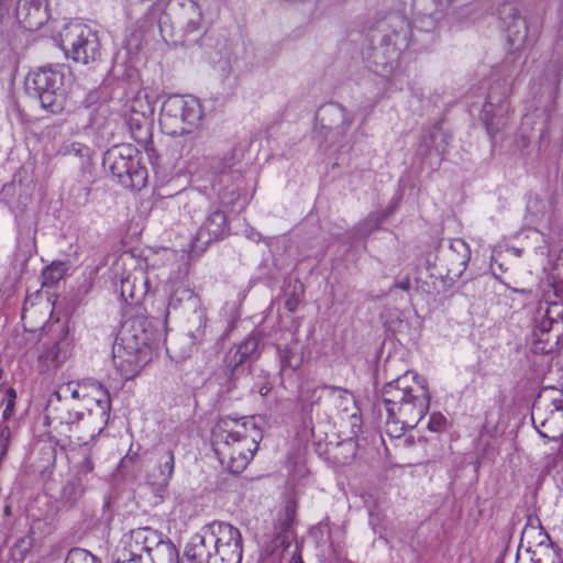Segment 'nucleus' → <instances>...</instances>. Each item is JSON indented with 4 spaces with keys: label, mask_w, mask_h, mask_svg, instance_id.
<instances>
[{
    "label": "nucleus",
    "mask_w": 563,
    "mask_h": 563,
    "mask_svg": "<svg viewBox=\"0 0 563 563\" xmlns=\"http://www.w3.org/2000/svg\"><path fill=\"white\" fill-rule=\"evenodd\" d=\"M58 397L84 401L85 411L70 409L60 416L62 423L69 427L79 444H88L107 427L111 411V399L107 388L96 380L69 382L59 387Z\"/></svg>",
    "instance_id": "f257e3e1"
},
{
    "label": "nucleus",
    "mask_w": 563,
    "mask_h": 563,
    "mask_svg": "<svg viewBox=\"0 0 563 563\" xmlns=\"http://www.w3.org/2000/svg\"><path fill=\"white\" fill-rule=\"evenodd\" d=\"M382 398L387 412L386 432L394 438L401 437L406 429H413L430 405L424 379L409 372L387 383Z\"/></svg>",
    "instance_id": "f03ea898"
},
{
    "label": "nucleus",
    "mask_w": 563,
    "mask_h": 563,
    "mask_svg": "<svg viewBox=\"0 0 563 563\" xmlns=\"http://www.w3.org/2000/svg\"><path fill=\"white\" fill-rule=\"evenodd\" d=\"M263 434L253 418H222L212 431V446L220 464L233 474L245 470Z\"/></svg>",
    "instance_id": "7ed1b4c3"
},
{
    "label": "nucleus",
    "mask_w": 563,
    "mask_h": 563,
    "mask_svg": "<svg viewBox=\"0 0 563 563\" xmlns=\"http://www.w3.org/2000/svg\"><path fill=\"white\" fill-rule=\"evenodd\" d=\"M377 30L382 33L380 42L368 49L364 57L366 67L383 79L389 80L395 89L399 76L397 71L401 53L408 47L412 29L400 13H390L378 22Z\"/></svg>",
    "instance_id": "20e7f679"
},
{
    "label": "nucleus",
    "mask_w": 563,
    "mask_h": 563,
    "mask_svg": "<svg viewBox=\"0 0 563 563\" xmlns=\"http://www.w3.org/2000/svg\"><path fill=\"white\" fill-rule=\"evenodd\" d=\"M151 358L150 334L141 320L122 327L113 345V365L124 379L137 375Z\"/></svg>",
    "instance_id": "39448f33"
},
{
    "label": "nucleus",
    "mask_w": 563,
    "mask_h": 563,
    "mask_svg": "<svg viewBox=\"0 0 563 563\" xmlns=\"http://www.w3.org/2000/svg\"><path fill=\"white\" fill-rule=\"evenodd\" d=\"M69 75V68L63 64L40 67L27 74L25 90L40 100L43 109L59 113L66 104V80Z\"/></svg>",
    "instance_id": "423d86ee"
},
{
    "label": "nucleus",
    "mask_w": 563,
    "mask_h": 563,
    "mask_svg": "<svg viewBox=\"0 0 563 563\" xmlns=\"http://www.w3.org/2000/svg\"><path fill=\"white\" fill-rule=\"evenodd\" d=\"M140 159L139 151L123 143L110 147L103 155L102 164L123 187L140 190L147 181V169Z\"/></svg>",
    "instance_id": "0eeeda50"
},
{
    "label": "nucleus",
    "mask_w": 563,
    "mask_h": 563,
    "mask_svg": "<svg viewBox=\"0 0 563 563\" xmlns=\"http://www.w3.org/2000/svg\"><path fill=\"white\" fill-rule=\"evenodd\" d=\"M200 101L190 95L169 96L162 106L159 124L172 136L190 133L202 120Z\"/></svg>",
    "instance_id": "6e6552de"
},
{
    "label": "nucleus",
    "mask_w": 563,
    "mask_h": 563,
    "mask_svg": "<svg viewBox=\"0 0 563 563\" xmlns=\"http://www.w3.org/2000/svg\"><path fill=\"white\" fill-rule=\"evenodd\" d=\"M531 420L540 437L563 444V391L545 389L533 404Z\"/></svg>",
    "instance_id": "1a4fd4ad"
},
{
    "label": "nucleus",
    "mask_w": 563,
    "mask_h": 563,
    "mask_svg": "<svg viewBox=\"0 0 563 563\" xmlns=\"http://www.w3.org/2000/svg\"><path fill=\"white\" fill-rule=\"evenodd\" d=\"M58 45L67 58L76 63L89 64L100 56V42L97 33L77 21L66 23L58 33Z\"/></svg>",
    "instance_id": "9d476101"
},
{
    "label": "nucleus",
    "mask_w": 563,
    "mask_h": 563,
    "mask_svg": "<svg viewBox=\"0 0 563 563\" xmlns=\"http://www.w3.org/2000/svg\"><path fill=\"white\" fill-rule=\"evenodd\" d=\"M48 18L47 0H0V25L16 20L25 30L35 31Z\"/></svg>",
    "instance_id": "9b49d317"
},
{
    "label": "nucleus",
    "mask_w": 563,
    "mask_h": 563,
    "mask_svg": "<svg viewBox=\"0 0 563 563\" xmlns=\"http://www.w3.org/2000/svg\"><path fill=\"white\" fill-rule=\"evenodd\" d=\"M162 542V534L152 528L133 529L121 538L113 554L114 561L141 562L144 553H150Z\"/></svg>",
    "instance_id": "f8f14e48"
},
{
    "label": "nucleus",
    "mask_w": 563,
    "mask_h": 563,
    "mask_svg": "<svg viewBox=\"0 0 563 563\" xmlns=\"http://www.w3.org/2000/svg\"><path fill=\"white\" fill-rule=\"evenodd\" d=\"M208 525L221 563H241L243 541L240 530L224 521H212Z\"/></svg>",
    "instance_id": "ddd939ff"
},
{
    "label": "nucleus",
    "mask_w": 563,
    "mask_h": 563,
    "mask_svg": "<svg viewBox=\"0 0 563 563\" xmlns=\"http://www.w3.org/2000/svg\"><path fill=\"white\" fill-rule=\"evenodd\" d=\"M500 14L506 40L509 44V54L520 60L522 53L533 44L534 40L529 35L526 20L516 13L512 4H504Z\"/></svg>",
    "instance_id": "4468645a"
},
{
    "label": "nucleus",
    "mask_w": 563,
    "mask_h": 563,
    "mask_svg": "<svg viewBox=\"0 0 563 563\" xmlns=\"http://www.w3.org/2000/svg\"><path fill=\"white\" fill-rule=\"evenodd\" d=\"M509 88L504 80L503 84L492 86L483 106L481 118L489 135H495L505 124V117L510 111L508 102Z\"/></svg>",
    "instance_id": "2eb2a0df"
},
{
    "label": "nucleus",
    "mask_w": 563,
    "mask_h": 563,
    "mask_svg": "<svg viewBox=\"0 0 563 563\" xmlns=\"http://www.w3.org/2000/svg\"><path fill=\"white\" fill-rule=\"evenodd\" d=\"M522 540H527L528 553L532 563H556L559 552L549 534L541 527H526Z\"/></svg>",
    "instance_id": "dca6fc26"
},
{
    "label": "nucleus",
    "mask_w": 563,
    "mask_h": 563,
    "mask_svg": "<svg viewBox=\"0 0 563 563\" xmlns=\"http://www.w3.org/2000/svg\"><path fill=\"white\" fill-rule=\"evenodd\" d=\"M212 541L213 537L207 523L190 538L185 548V556L190 563H210L217 555Z\"/></svg>",
    "instance_id": "f3484780"
},
{
    "label": "nucleus",
    "mask_w": 563,
    "mask_h": 563,
    "mask_svg": "<svg viewBox=\"0 0 563 563\" xmlns=\"http://www.w3.org/2000/svg\"><path fill=\"white\" fill-rule=\"evenodd\" d=\"M175 456L172 450L157 453L156 464L147 474V483L156 495H162L169 485L174 474Z\"/></svg>",
    "instance_id": "a211bd4d"
},
{
    "label": "nucleus",
    "mask_w": 563,
    "mask_h": 563,
    "mask_svg": "<svg viewBox=\"0 0 563 563\" xmlns=\"http://www.w3.org/2000/svg\"><path fill=\"white\" fill-rule=\"evenodd\" d=\"M260 338L256 333L249 334L238 345L231 347L225 355V365L234 374L245 363L258 357Z\"/></svg>",
    "instance_id": "6ab92c4d"
},
{
    "label": "nucleus",
    "mask_w": 563,
    "mask_h": 563,
    "mask_svg": "<svg viewBox=\"0 0 563 563\" xmlns=\"http://www.w3.org/2000/svg\"><path fill=\"white\" fill-rule=\"evenodd\" d=\"M227 217L223 211L216 209L210 212L196 234V243L208 245L222 238L227 232Z\"/></svg>",
    "instance_id": "aec40b11"
},
{
    "label": "nucleus",
    "mask_w": 563,
    "mask_h": 563,
    "mask_svg": "<svg viewBox=\"0 0 563 563\" xmlns=\"http://www.w3.org/2000/svg\"><path fill=\"white\" fill-rule=\"evenodd\" d=\"M186 32L199 29L203 12L216 11L217 0H188L181 4Z\"/></svg>",
    "instance_id": "412c9836"
},
{
    "label": "nucleus",
    "mask_w": 563,
    "mask_h": 563,
    "mask_svg": "<svg viewBox=\"0 0 563 563\" xmlns=\"http://www.w3.org/2000/svg\"><path fill=\"white\" fill-rule=\"evenodd\" d=\"M148 279L142 272L128 274L121 278L120 296L125 302H139L148 291Z\"/></svg>",
    "instance_id": "4be33fe9"
},
{
    "label": "nucleus",
    "mask_w": 563,
    "mask_h": 563,
    "mask_svg": "<svg viewBox=\"0 0 563 563\" xmlns=\"http://www.w3.org/2000/svg\"><path fill=\"white\" fill-rule=\"evenodd\" d=\"M327 401L333 405L339 413L357 418L356 402L353 394L349 390L338 387H329Z\"/></svg>",
    "instance_id": "5701e85b"
},
{
    "label": "nucleus",
    "mask_w": 563,
    "mask_h": 563,
    "mask_svg": "<svg viewBox=\"0 0 563 563\" xmlns=\"http://www.w3.org/2000/svg\"><path fill=\"white\" fill-rule=\"evenodd\" d=\"M435 9L419 16L413 22V29L417 31L430 32L437 29L440 19L444 12L449 9L454 0H432Z\"/></svg>",
    "instance_id": "b1692460"
},
{
    "label": "nucleus",
    "mask_w": 563,
    "mask_h": 563,
    "mask_svg": "<svg viewBox=\"0 0 563 563\" xmlns=\"http://www.w3.org/2000/svg\"><path fill=\"white\" fill-rule=\"evenodd\" d=\"M169 291L165 317H167L172 310H177L183 301H196L194 291L183 280L170 283Z\"/></svg>",
    "instance_id": "393cba45"
},
{
    "label": "nucleus",
    "mask_w": 563,
    "mask_h": 563,
    "mask_svg": "<svg viewBox=\"0 0 563 563\" xmlns=\"http://www.w3.org/2000/svg\"><path fill=\"white\" fill-rule=\"evenodd\" d=\"M329 386L303 385L299 390V400L303 408L312 409L321 399H328Z\"/></svg>",
    "instance_id": "a878e982"
},
{
    "label": "nucleus",
    "mask_w": 563,
    "mask_h": 563,
    "mask_svg": "<svg viewBox=\"0 0 563 563\" xmlns=\"http://www.w3.org/2000/svg\"><path fill=\"white\" fill-rule=\"evenodd\" d=\"M71 343L67 336H63L59 341L48 347L42 355L47 361L55 364H62L69 356Z\"/></svg>",
    "instance_id": "bb28decb"
},
{
    "label": "nucleus",
    "mask_w": 563,
    "mask_h": 563,
    "mask_svg": "<svg viewBox=\"0 0 563 563\" xmlns=\"http://www.w3.org/2000/svg\"><path fill=\"white\" fill-rule=\"evenodd\" d=\"M318 115L321 117L322 121L325 120V115L341 121L343 131H346L352 124V119L349 117L346 110L338 103L323 106Z\"/></svg>",
    "instance_id": "cd10ccee"
},
{
    "label": "nucleus",
    "mask_w": 563,
    "mask_h": 563,
    "mask_svg": "<svg viewBox=\"0 0 563 563\" xmlns=\"http://www.w3.org/2000/svg\"><path fill=\"white\" fill-rule=\"evenodd\" d=\"M390 213H393V209L384 212L382 211L371 213L364 221L360 222L357 227L358 234L362 236L371 234L373 231L379 228V225Z\"/></svg>",
    "instance_id": "c85d7f7f"
},
{
    "label": "nucleus",
    "mask_w": 563,
    "mask_h": 563,
    "mask_svg": "<svg viewBox=\"0 0 563 563\" xmlns=\"http://www.w3.org/2000/svg\"><path fill=\"white\" fill-rule=\"evenodd\" d=\"M65 273V264L64 263H52L47 266L42 273V279L44 286H53L55 285Z\"/></svg>",
    "instance_id": "c756f323"
},
{
    "label": "nucleus",
    "mask_w": 563,
    "mask_h": 563,
    "mask_svg": "<svg viewBox=\"0 0 563 563\" xmlns=\"http://www.w3.org/2000/svg\"><path fill=\"white\" fill-rule=\"evenodd\" d=\"M241 151L233 148L218 162L217 166H214V170L217 173H225L227 170H231L241 159Z\"/></svg>",
    "instance_id": "7c9ffc66"
},
{
    "label": "nucleus",
    "mask_w": 563,
    "mask_h": 563,
    "mask_svg": "<svg viewBox=\"0 0 563 563\" xmlns=\"http://www.w3.org/2000/svg\"><path fill=\"white\" fill-rule=\"evenodd\" d=\"M194 321L197 322V327L189 330V336L192 343H198L203 339L206 332L207 319L205 312L202 310L195 311Z\"/></svg>",
    "instance_id": "2f4dec72"
},
{
    "label": "nucleus",
    "mask_w": 563,
    "mask_h": 563,
    "mask_svg": "<svg viewBox=\"0 0 563 563\" xmlns=\"http://www.w3.org/2000/svg\"><path fill=\"white\" fill-rule=\"evenodd\" d=\"M65 563H97V559L85 549H73L69 551Z\"/></svg>",
    "instance_id": "473e14b6"
},
{
    "label": "nucleus",
    "mask_w": 563,
    "mask_h": 563,
    "mask_svg": "<svg viewBox=\"0 0 563 563\" xmlns=\"http://www.w3.org/2000/svg\"><path fill=\"white\" fill-rule=\"evenodd\" d=\"M131 110L135 113H141L143 117L151 115L154 112L153 103L147 100V97L139 93L131 103Z\"/></svg>",
    "instance_id": "72a5a7b5"
},
{
    "label": "nucleus",
    "mask_w": 563,
    "mask_h": 563,
    "mask_svg": "<svg viewBox=\"0 0 563 563\" xmlns=\"http://www.w3.org/2000/svg\"><path fill=\"white\" fill-rule=\"evenodd\" d=\"M278 355L283 369L286 367L296 368L300 364V358L295 355L289 346L278 347Z\"/></svg>",
    "instance_id": "f704fd0d"
},
{
    "label": "nucleus",
    "mask_w": 563,
    "mask_h": 563,
    "mask_svg": "<svg viewBox=\"0 0 563 563\" xmlns=\"http://www.w3.org/2000/svg\"><path fill=\"white\" fill-rule=\"evenodd\" d=\"M63 153L65 155H74L80 159H87L90 157V148L79 142H73L64 147Z\"/></svg>",
    "instance_id": "c9c22d12"
},
{
    "label": "nucleus",
    "mask_w": 563,
    "mask_h": 563,
    "mask_svg": "<svg viewBox=\"0 0 563 563\" xmlns=\"http://www.w3.org/2000/svg\"><path fill=\"white\" fill-rule=\"evenodd\" d=\"M15 399H16V391L14 388L10 387L5 390V395H4V398H3V402H4V409H3V412H2V417L4 420H8L11 418V416L13 415V411H14V406H15Z\"/></svg>",
    "instance_id": "e433bc0d"
},
{
    "label": "nucleus",
    "mask_w": 563,
    "mask_h": 563,
    "mask_svg": "<svg viewBox=\"0 0 563 563\" xmlns=\"http://www.w3.org/2000/svg\"><path fill=\"white\" fill-rule=\"evenodd\" d=\"M446 423V418L441 412H433L429 418L428 429L432 432H442Z\"/></svg>",
    "instance_id": "4c0bfd02"
},
{
    "label": "nucleus",
    "mask_w": 563,
    "mask_h": 563,
    "mask_svg": "<svg viewBox=\"0 0 563 563\" xmlns=\"http://www.w3.org/2000/svg\"><path fill=\"white\" fill-rule=\"evenodd\" d=\"M450 250L461 254V264L465 265L470 261V249L463 240H454L450 244Z\"/></svg>",
    "instance_id": "58836bf2"
},
{
    "label": "nucleus",
    "mask_w": 563,
    "mask_h": 563,
    "mask_svg": "<svg viewBox=\"0 0 563 563\" xmlns=\"http://www.w3.org/2000/svg\"><path fill=\"white\" fill-rule=\"evenodd\" d=\"M296 509H297L296 503L294 500H288L285 506V515H286V519L284 522L285 528L289 527V525L292 522V520L296 516Z\"/></svg>",
    "instance_id": "ea45409f"
},
{
    "label": "nucleus",
    "mask_w": 563,
    "mask_h": 563,
    "mask_svg": "<svg viewBox=\"0 0 563 563\" xmlns=\"http://www.w3.org/2000/svg\"><path fill=\"white\" fill-rule=\"evenodd\" d=\"M93 470V464L89 457H85V460L79 464L78 472L81 475H87L91 473Z\"/></svg>",
    "instance_id": "a19ab883"
},
{
    "label": "nucleus",
    "mask_w": 563,
    "mask_h": 563,
    "mask_svg": "<svg viewBox=\"0 0 563 563\" xmlns=\"http://www.w3.org/2000/svg\"><path fill=\"white\" fill-rule=\"evenodd\" d=\"M396 287L404 290V291H408L410 289V280L408 277H406L405 279L398 282L396 284Z\"/></svg>",
    "instance_id": "79ce46f5"
},
{
    "label": "nucleus",
    "mask_w": 563,
    "mask_h": 563,
    "mask_svg": "<svg viewBox=\"0 0 563 563\" xmlns=\"http://www.w3.org/2000/svg\"><path fill=\"white\" fill-rule=\"evenodd\" d=\"M427 146L428 147H434V150L437 151V153H443L444 152V146L435 143L434 141H432L431 143H427Z\"/></svg>",
    "instance_id": "37998d69"
},
{
    "label": "nucleus",
    "mask_w": 563,
    "mask_h": 563,
    "mask_svg": "<svg viewBox=\"0 0 563 563\" xmlns=\"http://www.w3.org/2000/svg\"><path fill=\"white\" fill-rule=\"evenodd\" d=\"M297 303H298V300H297V299L291 298V299H288V300L286 301V307H287V309H288L289 311H294V310L296 309V307H297Z\"/></svg>",
    "instance_id": "c03bdc74"
},
{
    "label": "nucleus",
    "mask_w": 563,
    "mask_h": 563,
    "mask_svg": "<svg viewBox=\"0 0 563 563\" xmlns=\"http://www.w3.org/2000/svg\"><path fill=\"white\" fill-rule=\"evenodd\" d=\"M158 11H159V9H158L157 4H152L148 10V14L151 15V19H155L158 14Z\"/></svg>",
    "instance_id": "a18cd8bd"
},
{
    "label": "nucleus",
    "mask_w": 563,
    "mask_h": 563,
    "mask_svg": "<svg viewBox=\"0 0 563 563\" xmlns=\"http://www.w3.org/2000/svg\"><path fill=\"white\" fill-rule=\"evenodd\" d=\"M258 391H260V394H261L262 396L267 395V394H268V391H269V387H268V386H266V385H264V386H262V387L260 388V390H258Z\"/></svg>",
    "instance_id": "49530a36"
},
{
    "label": "nucleus",
    "mask_w": 563,
    "mask_h": 563,
    "mask_svg": "<svg viewBox=\"0 0 563 563\" xmlns=\"http://www.w3.org/2000/svg\"><path fill=\"white\" fill-rule=\"evenodd\" d=\"M249 238L252 239L253 241H258L260 233L252 231L251 234L249 235Z\"/></svg>",
    "instance_id": "de8ad7c7"
},
{
    "label": "nucleus",
    "mask_w": 563,
    "mask_h": 563,
    "mask_svg": "<svg viewBox=\"0 0 563 563\" xmlns=\"http://www.w3.org/2000/svg\"><path fill=\"white\" fill-rule=\"evenodd\" d=\"M539 250H540L541 254H548V252H549V250H548V247H547V246H544V247H539Z\"/></svg>",
    "instance_id": "09e8293b"
},
{
    "label": "nucleus",
    "mask_w": 563,
    "mask_h": 563,
    "mask_svg": "<svg viewBox=\"0 0 563 563\" xmlns=\"http://www.w3.org/2000/svg\"><path fill=\"white\" fill-rule=\"evenodd\" d=\"M368 514H369V517H371V523H373V520H374V510L373 509H369L368 510Z\"/></svg>",
    "instance_id": "8fccbe9b"
},
{
    "label": "nucleus",
    "mask_w": 563,
    "mask_h": 563,
    "mask_svg": "<svg viewBox=\"0 0 563 563\" xmlns=\"http://www.w3.org/2000/svg\"><path fill=\"white\" fill-rule=\"evenodd\" d=\"M164 254L169 258V257H174V253L170 252V251H164Z\"/></svg>",
    "instance_id": "3c124183"
},
{
    "label": "nucleus",
    "mask_w": 563,
    "mask_h": 563,
    "mask_svg": "<svg viewBox=\"0 0 563 563\" xmlns=\"http://www.w3.org/2000/svg\"><path fill=\"white\" fill-rule=\"evenodd\" d=\"M115 563H141L136 561H114Z\"/></svg>",
    "instance_id": "603ef678"
},
{
    "label": "nucleus",
    "mask_w": 563,
    "mask_h": 563,
    "mask_svg": "<svg viewBox=\"0 0 563 563\" xmlns=\"http://www.w3.org/2000/svg\"><path fill=\"white\" fill-rule=\"evenodd\" d=\"M440 134H441V132H440L439 130H435V131L432 133L431 137H432V139H434L435 136H438V135H440Z\"/></svg>",
    "instance_id": "864d4df0"
},
{
    "label": "nucleus",
    "mask_w": 563,
    "mask_h": 563,
    "mask_svg": "<svg viewBox=\"0 0 563 563\" xmlns=\"http://www.w3.org/2000/svg\"><path fill=\"white\" fill-rule=\"evenodd\" d=\"M514 253H515L517 256H520V255H521V250H519V249H514Z\"/></svg>",
    "instance_id": "5fc2aeb1"
},
{
    "label": "nucleus",
    "mask_w": 563,
    "mask_h": 563,
    "mask_svg": "<svg viewBox=\"0 0 563 563\" xmlns=\"http://www.w3.org/2000/svg\"><path fill=\"white\" fill-rule=\"evenodd\" d=\"M523 120H525V124H526L528 122V120H529V117L526 115Z\"/></svg>",
    "instance_id": "6e6d98bb"
},
{
    "label": "nucleus",
    "mask_w": 563,
    "mask_h": 563,
    "mask_svg": "<svg viewBox=\"0 0 563 563\" xmlns=\"http://www.w3.org/2000/svg\"><path fill=\"white\" fill-rule=\"evenodd\" d=\"M2 376H3V371H2V368H0V379L2 378Z\"/></svg>",
    "instance_id": "4d7b16f0"
}]
</instances>
